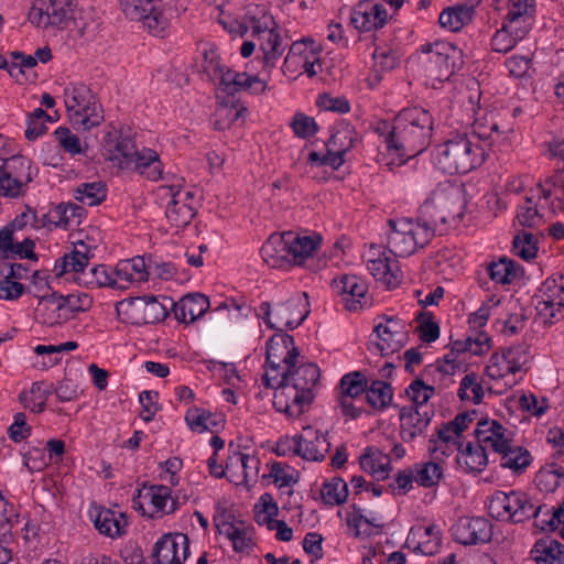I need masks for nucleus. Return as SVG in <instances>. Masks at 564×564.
I'll return each instance as SVG.
<instances>
[{"instance_id": "f257e3e1", "label": "nucleus", "mask_w": 564, "mask_h": 564, "mask_svg": "<svg viewBox=\"0 0 564 564\" xmlns=\"http://www.w3.org/2000/svg\"><path fill=\"white\" fill-rule=\"evenodd\" d=\"M105 158L120 169H134L151 181L162 175V163L159 154L151 149L138 150L135 143L128 137L112 138L108 133L104 140Z\"/></svg>"}, {"instance_id": "f03ea898", "label": "nucleus", "mask_w": 564, "mask_h": 564, "mask_svg": "<svg viewBox=\"0 0 564 564\" xmlns=\"http://www.w3.org/2000/svg\"><path fill=\"white\" fill-rule=\"evenodd\" d=\"M475 436L480 442H490V447L501 456L502 468L522 474L532 462L530 452L513 445L512 434L496 420L481 419L477 423Z\"/></svg>"}, {"instance_id": "7ed1b4c3", "label": "nucleus", "mask_w": 564, "mask_h": 564, "mask_svg": "<svg viewBox=\"0 0 564 564\" xmlns=\"http://www.w3.org/2000/svg\"><path fill=\"white\" fill-rule=\"evenodd\" d=\"M485 154L478 140L463 135L437 145L434 161L444 173L465 174L480 166L485 161Z\"/></svg>"}, {"instance_id": "20e7f679", "label": "nucleus", "mask_w": 564, "mask_h": 564, "mask_svg": "<svg viewBox=\"0 0 564 564\" xmlns=\"http://www.w3.org/2000/svg\"><path fill=\"white\" fill-rule=\"evenodd\" d=\"M64 101L74 127L90 130L104 121L102 108L85 84H72L65 87Z\"/></svg>"}, {"instance_id": "39448f33", "label": "nucleus", "mask_w": 564, "mask_h": 564, "mask_svg": "<svg viewBox=\"0 0 564 564\" xmlns=\"http://www.w3.org/2000/svg\"><path fill=\"white\" fill-rule=\"evenodd\" d=\"M425 72L438 80L448 79L463 65V52L453 43L436 41L420 48Z\"/></svg>"}, {"instance_id": "423d86ee", "label": "nucleus", "mask_w": 564, "mask_h": 564, "mask_svg": "<svg viewBox=\"0 0 564 564\" xmlns=\"http://www.w3.org/2000/svg\"><path fill=\"white\" fill-rule=\"evenodd\" d=\"M117 315L132 325L155 324L169 315L167 302H160L155 296L130 297L117 302Z\"/></svg>"}, {"instance_id": "0eeeda50", "label": "nucleus", "mask_w": 564, "mask_h": 564, "mask_svg": "<svg viewBox=\"0 0 564 564\" xmlns=\"http://www.w3.org/2000/svg\"><path fill=\"white\" fill-rule=\"evenodd\" d=\"M432 132L429 130L394 123L386 137V143L389 152L394 151L400 158L398 165H401L408 159L422 153L430 144Z\"/></svg>"}, {"instance_id": "6e6552de", "label": "nucleus", "mask_w": 564, "mask_h": 564, "mask_svg": "<svg viewBox=\"0 0 564 564\" xmlns=\"http://www.w3.org/2000/svg\"><path fill=\"white\" fill-rule=\"evenodd\" d=\"M299 355L297 348L288 351L282 359L285 369L281 371V378L313 401L315 398L314 388L321 377L319 368L313 362L296 365Z\"/></svg>"}, {"instance_id": "1a4fd4ad", "label": "nucleus", "mask_w": 564, "mask_h": 564, "mask_svg": "<svg viewBox=\"0 0 564 564\" xmlns=\"http://www.w3.org/2000/svg\"><path fill=\"white\" fill-rule=\"evenodd\" d=\"M75 0H36L29 12V20L44 29L64 28L72 19Z\"/></svg>"}, {"instance_id": "9d476101", "label": "nucleus", "mask_w": 564, "mask_h": 564, "mask_svg": "<svg viewBox=\"0 0 564 564\" xmlns=\"http://www.w3.org/2000/svg\"><path fill=\"white\" fill-rule=\"evenodd\" d=\"M124 17L131 21L142 22L154 35H160L166 26V18L154 0H118Z\"/></svg>"}, {"instance_id": "9b49d317", "label": "nucleus", "mask_w": 564, "mask_h": 564, "mask_svg": "<svg viewBox=\"0 0 564 564\" xmlns=\"http://www.w3.org/2000/svg\"><path fill=\"white\" fill-rule=\"evenodd\" d=\"M188 554V538L183 533L163 535L152 551L155 564H182Z\"/></svg>"}, {"instance_id": "f8f14e48", "label": "nucleus", "mask_w": 564, "mask_h": 564, "mask_svg": "<svg viewBox=\"0 0 564 564\" xmlns=\"http://www.w3.org/2000/svg\"><path fill=\"white\" fill-rule=\"evenodd\" d=\"M293 454L306 460H323L330 448L326 435L312 426H305L300 435L293 437Z\"/></svg>"}, {"instance_id": "ddd939ff", "label": "nucleus", "mask_w": 564, "mask_h": 564, "mask_svg": "<svg viewBox=\"0 0 564 564\" xmlns=\"http://www.w3.org/2000/svg\"><path fill=\"white\" fill-rule=\"evenodd\" d=\"M335 286L343 295L346 310L357 312L371 306V297L368 294L367 283L355 274H345L339 281L334 280Z\"/></svg>"}, {"instance_id": "4468645a", "label": "nucleus", "mask_w": 564, "mask_h": 564, "mask_svg": "<svg viewBox=\"0 0 564 564\" xmlns=\"http://www.w3.org/2000/svg\"><path fill=\"white\" fill-rule=\"evenodd\" d=\"M452 531L455 541L463 545L487 543L492 538V524L482 517L462 518Z\"/></svg>"}, {"instance_id": "2eb2a0df", "label": "nucleus", "mask_w": 564, "mask_h": 564, "mask_svg": "<svg viewBox=\"0 0 564 564\" xmlns=\"http://www.w3.org/2000/svg\"><path fill=\"white\" fill-rule=\"evenodd\" d=\"M312 402L300 390L280 378L273 398V406L278 412L285 413L289 416H299L303 413L304 408Z\"/></svg>"}, {"instance_id": "dca6fc26", "label": "nucleus", "mask_w": 564, "mask_h": 564, "mask_svg": "<svg viewBox=\"0 0 564 564\" xmlns=\"http://www.w3.org/2000/svg\"><path fill=\"white\" fill-rule=\"evenodd\" d=\"M391 232L388 236V247L390 251L398 257H409L419 248L413 238L412 220L400 219L388 221Z\"/></svg>"}, {"instance_id": "f3484780", "label": "nucleus", "mask_w": 564, "mask_h": 564, "mask_svg": "<svg viewBox=\"0 0 564 564\" xmlns=\"http://www.w3.org/2000/svg\"><path fill=\"white\" fill-rule=\"evenodd\" d=\"M163 300L173 306L176 319L182 323L195 322L209 308L208 297L200 293L187 294L177 303H173L169 297H164Z\"/></svg>"}, {"instance_id": "a211bd4d", "label": "nucleus", "mask_w": 564, "mask_h": 564, "mask_svg": "<svg viewBox=\"0 0 564 564\" xmlns=\"http://www.w3.org/2000/svg\"><path fill=\"white\" fill-rule=\"evenodd\" d=\"M433 196L434 202L440 207V217L443 225L463 217L464 197L458 188H438L433 192Z\"/></svg>"}, {"instance_id": "6ab92c4d", "label": "nucleus", "mask_w": 564, "mask_h": 564, "mask_svg": "<svg viewBox=\"0 0 564 564\" xmlns=\"http://www.w3.org/2000/svg\"><path fill=\"white\" fill-rule=\"evenodd\" d=\"M252 34L257 35L260 42L264 67H274L276 59L283 53L280 34L267 24L262 28L258 21H252Z\"/></svg>"}, {"instance_id": "aec40b11", "label": "nucleus", "mask_w": 564, "mask_h": 564, "mask_svg": "<svg viewBox=\"0 0 564 564\" xmlns=\"http://www.w3.org/2000/svg\"><path fill=\"white\" fill-rule=\"evenodd\" d=\"M307 294L289 299L286 302L279 304L275 312V318L280 323H284L289 329L297 328L308 316Z\"/></svg>"}, {"instance_id": "412c9836", "label": "nucleus", "mask_w": 564, "mask_h": 564, "mask_svg": "<svg viewBox=\"0 0 564 564\" xmlns=\"http://www.w3.org/2000/svg\"><path fill=\"white\" fill-rule=\"evenodd\" d=\"M90 257L89 247L83 241L78 242L73 251L65 253L56 261L54 267L56 276L74 272L80 273V278H84V274H86L85 269L89 263Z\"/></svg>"}, {"instance_id": "4be33fe9", "label": "nucleus", "mask_w": 564, "mask_h": 564, "mask_svg": "<svg viewBox=\"0 0 564 564\" xmlns=\"http://www.w3.org/2000/svg\"><path fill=\"white\" fill-rule=\"evenodd\" d=\"M490 442H477L474 444L468 442L465 447H458L459 454L456 462L467 473H480L488 464L486 446Z\"/></svg>"}, {"instance_id": "5701e85b", "label": "nucleus", "mask_w": 564, "mask_h": 564, "mask_svg": "<svg viewBox=\"0 0 564 564\" xmlns=\"http://www.w3.org/2000/svg\"><path fill=\"white\" fill-rule=\"evenodd\" d=\"M431 420L432 415L426 411L422 413L416 408H402L400 412L401 438L404 442L413 441L417 435L423 434Z\"/></svg>"}, {"instance_id": "b1692460", "label": "nucleus", "mask_w": 564, "mask_h": 564, "mask_svg": "<svg viewBox=\"0 0 564 564\" xmlns=\"http://www.w3.org/2000/svg\"><path fill=\"white\" fill-rule=\"evenodd\" d=\"M35 318L44 325L54 326L67 321L69 315L64 310L61 295L52 293L40 299Z\"/></svg>"}, {"instance_id": "393cba45", "label": "nucleus", "mask_w": 564, "mask_h": 564, "mask_svg": "<svg viewBox=\"0 0 564 564\" xmlns=\"http://www.w3.org/2000/svg\"><path fill=\"white\" fill-rule=\"evenodd\" d=\"M263 261L272 268H282L291 264L286 248V236L271 235L260 250Z\"/></svg>"}, {"instance_id": "a878e982", "label": "nucleus", "mask_w": 564, "mask_h": 564, "mask_svg": "<svg viewBox=\"0 0 564 564\" xmlns=\"http://www.w3.org/2000/svg\"><path fill=\"white\" fill-rule=\"evenodd\" d=\"M367 268L372 276L378 281H382L388 289L399 286L403 278L398 262H390L386 257L368 260Z\"/></svg>"}, {"instance_id": "bb28decb", "label": "nucleus", "mask_w": 564, "mask_h": 564, "mask_svg": "<svg viewBox=\"0 0 564 564\" xmlns=\"http://www.w3.org/2000/svg\"><path fill=\"white\" fill-rule=\"evenodd\" d=\"M296 348L294 345L293 336L282 333H276L267 343V358L265 362L272 371H278L281 368L282 359L286 356L288 351Z\"/></svg>"}, {"instance_id": "cd10ccee", "label": "nucleus", "mask_w": 564, "mask_h": 564, "mask_svg": "<svg viewBox=\"0 0 564 564\" xmlns=\"http://www.w3.org/2000/svg\"><path fill=\"white\" fill-rule=\"evenodd\" d=\"M0 171L7 173L4 180L12 181L18 188L19 184H29L32 181L31 161L22 155H13L6 159L0 165Z\"/></svg>"}, {"instance_id": "c85d7f7f", "label": "nucleus", "mask_w": 564, "mask_h": 564, "mask_svg": "<svg viewBox=\"0 0 564 564\" xmlns=\"http://www.w3.org/2000/svg\"><path fill=\"white\" fill-rule=\"evenodd\" d=\"M360 468L375 477L377 480H384L390 473V457L378 449L368 447L359 458Z\"/></svg>"}, {"instance_id": "c756f323", "label": "nucleus", "mask_w": 564, "mask_h": 564, "mask_svg": "<svg viewBox=\"0 0 564 564\" xmlns=\"http://www.w3.org/2000/svg\"><path fill=\"white\" fill-rule=\"evenodd\" d=\"M474 13L475 10L471 6L456 4L447 7L441 12L438 23L444 29L458 32L473 20Z\"/></svg>"}, {"instance_id": "7c9ffc66", "label": "nucleus", "mask_w": 564, "mask_h": 564, "mask_svg": "<svg viewBox=\"0 0 564 564\" xmlns=\"http://www.w3.org/2000/svg\"><path fill=\"white\" fill-rule=\"evenodd\" d=\"M205 70L208 73L213 70L214 75H220V86L223 90L231 96L243 89L249 76L247 73H237L231 69L224 70V67L214 59L208 62L205 66Z\"/></svg>"}, {"instance_id": "2f4dec72", "label": "nucleus", "mask_w": 564, "mask_h": 564, "mask_svg": "<svg viewBox=\"0 0 564 564\" xmlns=\"http://www.w3.org/2000/svg\"><path fill=\"white\" fill-rule=\"evenodd\" d=\"M284 236H286L289 258L292 257L291 264H302L306 258L312 256L318 245V240L308 236L294 237L292 232H285Z\"/></svg>"}, {"instance_id": "473e14b6", "label": "nucleus", "mask_w": 564, "mask_h": 564, "mask_svg": "<svg viewBox=\"0 0 564 564\" xmlns=\"http://www.w3.org/2000/svg\"><path fill=\"white\" fill-rule=\"evenodd\" d=\"M531 553L538 564H564V545L556 540L536 541Z\"/></svg>"}, {"instance_id": "72a5a7b5", "label": "nucleus", "mask_w": 564, "mask_h": 564, "mask_svg": "<svg viewBox=\"0 0 564 564\" xmlns=\"http://www.w3.org/2000/svg\"><path fill=\"white\" fill-rule=\"evenodd\" d=\"M394 123L433 132L434 120L429 110L421 107H411L402 109L395 116Z\"/></svg>"}, {"instance_id": "f704fd0d", "label": "nucleus", "mask_w": 564, "mask_h": 564, "mask_svg": "<svg viewBox=\"0 0 564 564\" xmlns=\"http://www.w3.org/2000/svg\"><path fill=\"white\" fill-rule=\"evenodd\" d=\"M392 398V387L382 380H375L368 386L365 400L372 409L381 411L391 404Z\"/></svg>"}, {"instance_id": "c9c22d12", "label": "nucleus", "mask_w": 564, "mask_h": 564, "mask_svg": "<svg viewBox=\"0 0 564 564\" xmlns=\"http://www.w3.org/2000/svg\"><path fill=\"white\" fill-rule=\"evenodd\" d=\"M166 218L175 228L187 226L195 216L194 208L186 203H182L181 194L174 193L172 202L166 207Z\"/></svg>"}, {"instance_id": "e433bc0d", "label": "nucleus", "mask_w": 564, "mask_h": 564, "mask_svg": "<svg viewBox=\"0 0 564 564\" xmlns=\"http://www.w3.org/2000/svg\"><path fill=\"white\" fill-rule=\"evenodd\" d=\"M247 109L235 101L221 102L215 110L213 127L217 131L229 129Z\"/></svg>"}, {"instance_id": "4c0bfd02", "label": "nucleus", "mask_w": 564, "mask_h": 564, "mask_svg": "<svg viewBox=\"0 0 564 564\" xmlns=\"http://www.w3.org/2000/svg\"><path fill=\"white\" fill-rule=\"evenodd\" d=\"M94 523L99 533L115 538L123 533V527L127 524V521L122 516L117 518L113 511L107 509L100 510L97 513Z\"/></svg>"}, {"instance_id": "58836bf2", "label": "nucleus", "mask_w": 564, "mask_h": 564, "mask_svg": "<svg viewBox=\"0 0 564 564\" xmlns=\"http://www.w3.org/2000/svg\"><path fill=\"white\" fill-rule=\"evenodd\" d=\"M107 196L106 184L102 182L83 183L74 189V198L88 206H97Z\"/></svg>"}, {"instance_id": "ea45409f", "label": "nucleus", "mask_w": 564, "mask_h": 564, "mask_svg": "<svg viewBox=\"0 0 564 564\" xmlns=\"http://www.w3.org/2000/svg\"><path fill=\"white\" fill-rule=\"evenodd\" d=\"M84 284L90 288L109 286L118 290H126V284L119 283V279H113V274L108 272L105 265H96L84 274V278H78Z\"/></svg>"}, {"instance_id": "a19ab883", "label": "nucleus", "mask_w": 564, "mask_h": 564, "mask_svg": "<svg viewBox=\"0 0 564 564\" xmlns=\"http://www.w3.org/2000/svg\"><path fill=\"white\" fill-rule=\"evenodd\" d=\"M368 380L360 371L346 373L340 379V395L347 399H358L366 394Z\"/></svg>"}, {"instance_id": "79ce46f5", "label": "nucleus", "mask_w": 564, "mask_h": 564, "mask_svg": "<svg viewBox=\"0 0 564 564\" xmlns=\"http://www.w3.org/2000/svg\"><path fill=\"white\" fill-rule=\"evenodd\" d=\"M519 371V360L512 359L508 361V356L503 352H495L489 359V364L486 367V375L494 379H500L508 373H516Z\"/></svg>"}, {"instance_id": "37998d69", "label": "nucleus", "mask_w": 564, "mask_h": 564, "mask_svg": "<svg viewBox=\"0 0 564 564\" xmlns=\"http://www.w3.org/2000/svg\"><path fill=\"white\" fill-rule=\"evenodd\" d=\"M443 477V467L435 462H426L415 465L414 480L424 488H431L441 481Z\"/></svg>"}, {"instance_id": "c03bdc74", "label": "nucleus", "mask_w": 564, "mask_h": 564, "mask_svg": "<svg viewBox=\"0 0 564 564\" xmlns=\"http://www.w3.org/2000/svg\"><path fill=\"white\" fill-rule=\"evenodd\" d=\"M321 495L322 499L327 505H341L347 499V484L341 478L335 477L330 481H327L323 485Z\"/></svg>"}, {"instance_id": "a18cd8bd", "label": "nucleus", "mask_w": 564, "mask_h": 564, "mask_svg": "<svg viewBox=\"0 0 564 564\" xmlns=\"http://www.w3.org/2000/svg\"><path fill=\"white\" fill-rule=\"evenodd\" d=\"M263 478L273 479L274 484L279 487H290L299 481V474L289 465L275 462L271 465L270 473L263 475Z\"/></svg>"}, {"instance_id": "49530a36", "label": "nucleus", "mask_w": 564, "mask_h": 564, "mask_svg": "<svg viewBox=\"0 0 564 564\" xmlns=\"http://www.w3.org/2000/svg\"><path fill=\"white\" fill-rule=\"evenodd\" d=\"M372 17L373 12L370 4L366 1H360L351 11L350 23L361 32H370L376 30L375 25H372Z\"/></svg>"}, {"instance_id": "de8ad7c7", "label": "nucleus", "mask_w": 564, "mask_h": 564, "mask_svg": "<svg viewBox=\"0 0 564 564\" xmlns=\"http://www.w3.org/2000/svg\"><path fill=\"white\" fill-rule=\"evenodd\" d=\"M489 276L492 281L500 284H509L516 276L514 262L507 258L500 259L488 265Z\"/></svg>"}, {"instance_id": "09e8293b", "label": "nucleus", "mask_w": 564, "mask_h": 564, "mask_svg": "<svg viewBox=\"0 0 564 564\" xmlns=\"http://www.w3.org/2000/svg\"><path fill=\"white\" fill-rule=\"evenodd\" d=\"M355 134L354 129L349 126H344L332 133L326 145L333 151H338L345 154L352 148Z\"/></svg>"}, {"instance_id": "8fccbe9b", "label": "nucleus", "mask_w": 564, "mask_h": 564, "mask_svg": "<svg viewBox=\"0 0 564 564\" xmlns=\"http://www.w3.org/2000/svg\"><path fill=\"white\" fill-rule=\"evenodd\" d=\"M536 308L541 315L549 318L551 324L564 318V301L562 299L557 300L547 295L538 302Z\"/></svg>"}, {"instance_id": "3c124183", "label": "nucleus", "mask_w": 564, "mask_h": 564, "mask_svg": "<svg viewBox=\"0 0 564 564\" xmlns=\"http://www.w3.org/2000/svg\"><path fill=\"white\" fill-rule=\"evenodd\" d=\"M225 535L230 540L236 552H243L251 546L250 529L243 521L236 522Z\"/></svg>"}, {"instance_id": "603ef678", "label": "nucleus", "mask_w": 564, "mask_h": 564, "mask_svg": "<svg viewBox=\"0 0 564 564\" xmlns=\"http://www.w3.org/2000/svg\"><path fill=\"white\" fill-rule=\"evenodd\" d=\"M375 333L377 334L380 341L377 344V348L381 351L382 355L388 354V351H394L399 348V343L394 340V336L400 332L393 326H389L388 324L379 323L375 327Z\"/></svg>"}, {"instance_id": "864d4df0", "label": "nucleus", "mask_w": 564, "mask_h": 564, "mask_svg": "<svg viewBox=\"0 0 564 564\" xmlns=\"http://www.w3.org/2000/svg\"><path fill=\"white\" fill-rule=\"evenodd\" d=\"M80 212L82 208L75 204H59L58 206L48 212V217L51 218L50 220H52L55 227H66L72 218L80 215Z\"/></svg>"}, {"instance_id": "5fc2aeb1", "label": "nucleus", "mask_w": 564, "mask_h": 564, "mask_svg": "<svg viewBox=\"0 0 564 564\" xmlns=\"http://www.w3.org/2000/svg\"><path fill=\"white\" fill-rule=\"evenodd\" d=\"M144 500H149L156 512L165 513L167 500L171 499V490L166 486L145 487Z\"/></svg>"}, {"instance_id": "6e6d98bb", "label": "nucleus", "mask_w": 564, "mask_h": 564, "mask_svg": "<svg viewBox=\"0 0 564 564\" xmlns=\"http://www.w3.org/2000/svg\"><path fill=\"white\" fill-rule=\"evenodd\" d=\"M512 247L516 254L523 260L528 261L535 258L536 256L538 247L532 234L516 236L512 241Z\"/></svg>"}, {"instance_id": "4d7b16f0", "label": "nucleus", "mask_w": 564, "mask_h": 564, "mask_svg": "<svg viewBox=\"0 0 564 564\" xmlns=\"http://www.w3.org/2000/svg\"><path fill=\"white\" fill-rule=\"evenodd\" d=\"M435 388L426 384L421 379H415L406 389V394L415 405H424L434 394Z\"/></svg>"}, {"instance_id": "13d9d810", "label": "nucleus", "mask_w": 564, "mask_h": 564, "mask_svg": "<svg viewBox=\"0 0 564 564\" xmlns=\"http://www.w3.org/2000/svg\"><path fill=\"white\" fill-rule=\"evenodd\" d=\"M291 127L299 138H310L317 132V124L314 118L308 117L304 113H296L292 121Z\"/></svg>"}, {"instance_id": "bf43d9fd", "label": "nucleus", "mask_w": 564, "mask_h": 564, "mask_svg": "<svg viewBox=\"0 0 564 564\" xmlns=\"http://www.w3.org/2000/svg\"><path fill=\"white\" fill-rule=\"evenodd\" d=\"M316 105L322 110L338 113H347L350 110L349 101L345 97H333L327 93L318 96Z\"/></svg>"}, {"instance_id": "052dcab7", "label": "nucleus", "mask_w": 564, "mask_h": 564, "mask_svg": "<svg viewBox=\"0 0 564 564\" xmlns=\"http://www.w3.org/2000/svg\"><path fill=\"white\" fill-rule=\"evenodd\" d=\"M419 221L429 224L435 229L438 227V225H443L440 217V207H437V203L434 202L433 194L420 207Z\"/></svg>"}, {"instance_id": "680f3d73", "label": "nucleus", "mask_w": 564, "mask_h": 564, "mask_svg": "<svg viewBox=\"0 0 564 564\" xmlns=\"http://www.w3.org/2000/svg\"><path fill=\"white\" fill-rule=\"evenodd\" d=\"M59 145L68 153L75 155L82 153L79 138L66 127H59L54 132Z\"/></svg>"}, {"instance_id": "e2e57ef3", "label": "nucleus", "mask_w": 564, "mask_h": 564, "mask_svg": "<svg viewBox=\"0 0 564 564\" xmlns=\"http://www.w3.org/2000/svg\"><path fill=\"white\" fill-rule=\"evenodd\" d=\"M65 312L70 316L75 312L86 311L91 305V299L89 295L82 294H68L66 296L61 295Z\"/></svg>"}, {"instance_id": "0e129e2a", "label": "nucleus", "mask_w": 564, "mask_h": 564, "mask_svg": "<svg viewBox=\"0 0 564 564\" xmlns=\"http://www.w3.org/2000/svg\"><path fill=\"white\" fill-rule=\"evenodd\" d=\"M518 41L519 40H516L514 36L505 26H502L494 34L491 39V47L492 51L497 53L506 54L516 46Z\"/></svg>"}, {"instance_id": "69168bd1", "label": "nucleus", "mask_w": 564, "mask_h": 564, "mask_svg": "<svg viewBox=\"0 0 564 564\" xmlns=\"http://www.w3.org/2000/svg\"><path fill=\"white\" fill-rule=\"evenodd\" d=\"M210 419L212 413L205 411L200 412V410L197 408L189 409L185 415V421L189 429L198 433L210 430V426L207 423V421Z\"/></svg>"}, {"instance_id": "338daca9", "label": "nucleus", "mask_w": 564, "mask_h": 564, "mask_svg": "<svg viewBox=\"0 0 564 564\" xmlns=\"http://www.w3.org/2000/svg\"><path fill=\"white\" fill-rule=\"evenodd\" d=\"M489 512L499 520L508 519L509 494L497 491L492 495L489 502Z\"/></svg>"}, {"instance_id": "774afa93", "label": "nucleus", "mask_w": 564, "mask_h": 564, "mask_svg": "<svg viewBox=\"0 0 564 564\" xmlns=\"http://www.w3.org/2000/svg\"><path fill=\"white\" fill-rule=\"evenodd\" d=\"M517 218L519 224L524 227H533L540 221V214L530 197H527L525 203L519 207Z\"/></svg>"}]
</instances>
